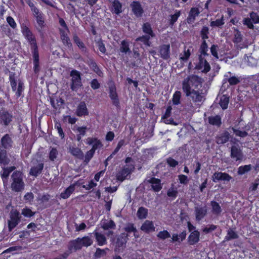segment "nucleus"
I'll use <instances>...</instances> for the list:
<instances>
[{"instance_id": "58", "label": "nucleus", "mask_w": 259, "mask_h": 259, "mask_svg": "<svg viewBox=\"0 0 259 259\" xmlns=\"http://www.w3.org/2000/svg\"><path fill=\"white\" fill-rule=\"evenodd\" d=\"M35 212L32 211V210L27 207H25L22 209L21 214L26 218H31L34 215Z\"/></svg>"}, {"instance_id": "56", "label": "nucleus", "mask_w": 259, "mask_h": 259, "mask_svg": "<svg viewBox=\"0 0 259 259\" xmlns=\"http://www.w3.org/2000/svg\"><path fill=\"white\" fill-rule=\"evenodd\" d=\"M181 14V11L176 10L174 14L170 16L169 24L171 26H173L174 24L177 21L179 17Z\"/></svg>"}, {"instance_id": "16", "label": "nucleus", "mask_w": 259, "mask_h": 259, "mask_svg": "<svg viewBox=\"0 0 259 259\" xmlns=\"http://www.w3.org/2000/svg\"><path fill=\"white\" fill-rule=\"evenodd\" d=\"M87 144L92 145L91 149L95 152L97 149L101 148L103 145L100 140L96 137H89L87 139Z\"/></svg>"}, {"instance_id": "50", "label": "nucleus", "mask_w": 259, "mask_h": 259, "mask_svg": "<svg viewBox=\"0 0 259 259\" xmlns=\"http://www.w3.org/2000/svg\"><path fill=\"white\" fill-rule=\"evenodd\" d=\"M182 93L180 91H177L173 94L172 98V104L174 105H178L181 103Z\"/></svg>"}, {"instance_id": "4", "label": "nucleus", "mask_w": 259, "mask_h": 259, "mask_svg": "<svg viewBox=\"0 0 259 259\" xmlns=\"http://www.w3.org/2000/svg\"><path fill=\"white\" fill-rule=\"evenodd\" d=\"M14 116L12 112L5 109L0 108V125L3 127H9L12 125Z\"/></svg>"}, {"instance_id": "34", "label": "nucleus", "mask_w": 259, "mask_h": 259, "mask_svg": "<svg viewBox=\"0 0 259 259\" xmlns=\"http://www.w3.org/2000/svg\"><path fill=\"white\" fill-rule=\"evenodd\" d=\"M101 228L104 230H114L116 228V224L112 220H105L102 222Z\"/></svg>"}, {"instance_id": "59", "label": "nucleus", "mask_w": 259, "mask_h": 259, "mask_svg": "<svg viewBox=\"0 0 259 259\" xmlns=\"http://www.w3.org/2000/svg\"><path fill=\"white\" fill-rule=\"evenodd\" d=\"M225 24L224 16H222L221 19H217L215 21H212L210 22V26L211 27H221Z\"/></svg>"}, {"instance_id": "57", "label": "nucleus", "mask_w": 259, "mask_h": 259, "mask_svg": "<svg viewBox=\"0 0 259 259\" xmlns=\"http://www.w3.org/2000/svg\"><path fill=\"white\" fill-rule=\"evenodd\" d=\"M91 67L93 70L100 77L103 76V73L97 65L96 62L92 61L91 63Z\"/></svg>"}, {"instance_id": "22", "label": "nucleus", "mask_w": 259, "mask_h": 259, "mask_svg": "<svg viewBox=\"0 0 259 259\" xmlns=\"http://www.w3.org/2000/svg\"><path fill=\"white\" fill-rule=\"evenodd\" d=\"M200 232L198 230L191 232L188 238V243L190 245H194L200 240Z\"/></svg>"}, {"instance_id": "51", "label": "nucleus", "mask_w": 259, "mask_h": 259, "mask_svg": "<svg viewBox=\"0 0 259 259\" xmlns=\"http://www.w3.org/2000/svg\"><path fill=\"white\" fill-rule=\"evenodd\" d=\"M9 160L7 156L6 151L0 149V164L4 165L9 163Z\"/></svg>"}, {"instance_id": "2", "label": "nucleus", "mask_w": 259, "mask_h": 259, "mask_svg": "<svg viewBox=\"0 0 259 259\" xmlns=\"http://www.w3.org/2000/svg\"><path fill=\"white\" fill-rule=\"evenodd\" d=\"M21 32L30 46L31 53L38 52V47L35 35L26 25L21 26Z\"/></svg>"}, {"instance_id": "8", "label": "nucleus", "mask_w": 259, "mask_h": 259, "mask_svg": "<svg viewBox=\"0 0 259 259\" xmlns=\"http://www.w3.org/2000/svg\"><path fill=\"white\" fill-rule=\"evenodd\" d=\"M230 157L235 161L240 163L244 157L243 152L238 145H233L230 148Z\"/></svg>"}, {"instance_id": "37", "label": "nucleus", "mask_w": 259, "mask_h": 259, "mask_svg": "<svg viewBox=\"0 0 259 259\" xmlns=\"http://www.w3.org/2000/svg\"><path fill=\"white\" fill-rule=\"evenodd\" d=\"M142 28L143 32L145 34L151 36L152 38L155 36V34L152 30L151 25L149 22L144 23L142 25Z\"/></svg>"}, {"instance_id": "10", "label": "nucleus", "mask_w": 259, "mask_h": 259, "mask_svg": "<svg viewBox=\"0 0 259 259\" xmlns=\"http://www.w3.org/2000/svg\"><path fill=\"white\" fill-rule=\"evenodd\" d=\"M158 55L164 60L170 58V47L169 44H162L158 47Z\"/></svg>"}, {"instance_id": "33", "label": "nucleus", "mask_w": 259, "mask_h": 259, "mask_svg": "<svg viewBox=\"0 0 259 259\" xmlns=\"http://www.w3.org/2000/svg\"><path fill=\"white\" fill-rule=\"evenodd\" d=\"M196 220L197 221H201L207 214L206 207H196L195 209Z\"/></svg>"}, {"instance_id": "60", "label": "nucleus", "mask_w": 259, "mask_h": 259, "mask_svg": "<svg viewBox=\"0 0 259 259\" xmlns=\"http://www.w3.org/2000/svg\"><path fill=\"white\" fill-rule=\"evenodd\" d=\"M157 237L162 240H165L170 237V233L167 230H163L159 232L157 234Z\"/></svg>"}, {"instance_id": "14", "label": "nucleus", "mask_w": 259, "mask_h": 259, "mask_svg": "<svg viewBox=\"0 0 259 259\" xmlns=\"http://www.w3.org/2000/svg\"><path fill=\"white\" fill-rule=\"evenodd\" d=\"M134 14L137 17H141L144 13V10L139 1H133L130 5Z\"/></svg>"}, {"instance_id": "23", "label": "nucleus", "mask_w": 259, "mask_h": 259, "mask_svg": "<svg viewBox=\"0 0 259 259\" xmlns=\"http://www.w3.org/2000/svg\"><path fill=\"white\" fill-rule=\"evenodd\" d=\"M200 14L199 10L198 8L193 7L190 9L188 16L186 19L187 22L191 24L194 22L196 17Z\"/></svg>"}, {"instance_id": "38", "label": "nucleus", "mask_w": 259, "mask_h": 259, "mask_svg": "<svg viewBox=\"0 0 259 259\" xmlns=\"http://www.w3.org/2000/svg\"><path fill=\"white\" fill-rule=\"evenodd\" d=\"M235 230V228H230L227 230V234L225 237V241H230L238 238L239 236Z\"/></svg>"}, {"instance_id": "40", "label": "nucleus", "mask_w": 259, "mask_h": 259, "mask_svg": "<svg viewBox=\"0 0 259 259\" xmlns=\"http://www.w3.org/2000/svg\"><path fill=\"white\" fill-rule=\"evenodd\" d=\"M124 230L127 233L133 232L135 238H138L139 237V236L137 234L138 231L137 230V228L133 223H128L124 228Z\"/></svg>"}, {"instance_id": "3", "label": "nucleus", "mask_w": 259, "mask_h": 259, "mask_svg": "<svg viewBox=\"0 0 259 259\" xmlns=\"http://www.w3.org/2000/svg\"><path fill=\"white\" fill-rule=\"evenodd\" d=\"M12 183L11 188L13 191L19 192L24 189L25 184L23 181L22 173L20 171H14L11 175Z\"/></svg>"}, {"instance_id": "27", "label": "nucleus", "mask_w": 259, "mask_h": 259, "mask_svg": "<svg viewBox=\"0 0 259 259\" xmlns=\"http://www.w3.org/2000/svg\"><path fill=\"white\" fill-rule=\"evenodd\" d=\"M2 146L5 149H9L12 147L13 140L8 134H5L1 139Z\"/></svg>"}, {"instance_id": "13", "label": "nucleus", "mask_w": 259, "mask_h": 259, "mask_svg": "<svg viewBox=\"0 0 259 259\" xmlns=\"http://www.w3.org/2000/svg\"><path fill=\"white\" fill-rule=\"evenodd\" d=\"M232 179V177L226 172L216 171L213 174L212 176V180L214 183H217L220 181L229 182Z\"/></svg>"}, {"instance_id": "15", "label": "nucleus", "mask_w": 259, "mask_h": 259, "mask_svg": "<svg viewBox=\"0 0 259 259\" xmlns=\"http://www.w3.org/2000/svg\"><path fill=\"white\" fill-rule=\"evenodd\" d=\"M15 169V166H10L7 167H4L3 170L1 171L0 175L2 179L4 186L6 187L8 185V179L10 174Z\"/></svg>"}, {"instance_id": "9", "label": "nucleus", "mask_w": 259, "mask_h": 259, "mask_svg": "<svg viewBox=\"0 0 259 259\" xmlns=\"http://www.w3.org/2000/svg\"><path fill=\"white\" fill-rule=\"evenodd\" d=\"M134 163L126 164L116 175L117 179L121 182L124 181L126 177L130 175L135 170Z\"/></svg>"}, {"instance_id": "5", "label": "nucleus", "mask_w": 259, "mask_h": 259, "mask_svg": "<svg viewBox=\"0 0 259 259\" xmlns=\"http://www.w3.org/2000/svg\"><path fill=\"white\" fill-rule=\"evenodd\" d=\"M70 76L71 77L70 89L73 91H77L82 85L81 73L76 69H72L70 72Z\"/></svg>"}, {"instance_id": "36", "label": "nucleus", "mask_w": 259, "mask_h": 259, "mask_svg": "<svg viewBox=\"0 0 259 259\" xmlns=\"http://www.w3.org/2000/svg\"><path fill=\"white\" fill-rule=\"evenodd\" d=\"M32 54L33 58V70L34 73L36 74L40 70L39 52L32 53Z\"/></svg>"}, {"instance_id": "32", "label": "nucleus", "mask_w": 259, "mask_h": 259, "mask_svg": "<svg viewBox=\"0 0 259 259\" xmlns=\"http://www.w3.org/2000/svg\"><path fill=\"white\" fill-rule=\"evenodd\" d=\"M93 234L98 245L103 246L107 243L106 238L104 235L97 232V230L94 231Z\"/></svg>"}, {"instance_id": "61", "label": "nucleus", "mask_w": 259, "mask_h": 259, "mask_svg": "<svg viewBox=\"0 0 259 259\" xmlns=\"http://www.w3.org/2000/svg\"><path fill=\"white\" fill-rule=\"evenodd\" d=\"M242 41V35L240 31L238 29L236 30V32L234 34L233 42L235 44H238Z\"/></svg>"}, {"instance_id": "25", "label": "nucleus", "mask_w": 259, "mask_h": 259, "mask_svg": "<svg viewBox=\"0 0 259 259\" xmlns=\"http://www.w3.org/2000/svg\"><path fill=\"white\" fill-rule=\"evenodd\" d=\"M148 182L151 184V187L155 192H158L162 189L161 180L159 179L152 177L148 181Z\"/></svg>"}, {"instance_id": "18", "label": "nucleus", "mask_w": 259, "mask_h": 259, "mask_svg": "<svg viewBox=\"0 0 259 259\" xmlns=\"http://www.w3.org/2000/svg\"><path fill=\"white\" fill-rule=\"evenodd\" d=\"M230 137V133L227 131H224L216 137L215 142L219 145L225 144L229 141Z\"/></svg>"}, {"instance_id": "31", "label": "nucleus", "mask_w": 259, "mask_h": 259, "mask_svg": "<svg viewBox=\"0 0 259 259\" xmlns=\"http://www.w3.org/2000/svg\"><path fill=\"white\" fill-rule=\"evenodd\" d=\"M44 167V164L43 163H39L36 166H32L31 167L29 174L31 176L37 177L40 175Z\"/></svg>"}, {"instance_id": "47", "label": "nucleus", "mask_w": 259, "mask_h": 259, "mask_svg": "<svg viewBox=\"0 0 259 259\" xmlns=\"http://www.w3.org/2000/svg\"><path fill=\"white\" fill-rule=\"evenodd\" d=\"M229 102V98L227 95H223L220 98L219 104L222 109L225 110L228 107Z\"/></svg>"}, {"instance_id": "49", "label": "nucleus", "mask_w": 259, "mask_h": 259, "mask_svg": "<svg viewBox=\"0 0 259 259\" xmlns=\"http://www.w3.org/2000/svg\"><path fill=\"white\" fill-rule=\"evenodd\" d=\"M137 215L139 219H146L148 215V209L143 206L138 208Z\"/></svg>"}, {"instance_id": "1", "label": "nucleus", "mask_w": 259, "mask_h": 259, "mask_svg": "<svg viewBox=\"0 0 259 259\" xmlns=\"http://www.w3.org/2000/svg\"><path fill=\"white\" fill-rule=\"evenodd\" d=\"M200 81L198 76L195 75L188 76L182 81L183 91L187 97L190 96L193 90L191 88L195 87L196 89Z\"/></svg>"}, {"instance_id": "17", "label": "nucleus", "mask_w": 259, "mask_h": 259, "mask_svg": "<svg viewBox=\"0 0 259 259\" xmlns=\"http://www.w3.org/2000/svg\"><path fill=\"white\" fill-rule=\"evenodd\" d=\"M140 229L143 232L147 234H149L150 233L155 231V227L152 221L146 220L142 224Z\"/></svg>"}, {"instance_id": "20", "label": "nucleus", "mask_w": 259, "mask_h": 259, "mask_svg": "<svg viewBox=\"0 0 259 259\" xmlns=\"http://www.w3.org/2000/svg\"><path fill=\"white\" fill-rule=\"evenodd\" d=\"M68 250L71 253L72 251H77L82 248L79 237L70 241L67 246Z\"/></svg>"}, {"instance_id": "54", "label": "nucleus", "mask_w": 259, "mask_h": 259, "mask_svg": "<svg viewBox=\"0 0 259 259\" xmlns=\"http://www.w3.org/2000/svg\"><path fill=\"white\" fill-rule=\"evenodd\" d=\"M252 168V166L251 164L242 165L238 167V174L240 175H242L246 172L249 171Z\"/></svg>"}, {"instance_id": "35", "label": "nucleus", "mask_w": 259, "mask_h": 259, "mask_svg": "<svg viewBox=\"0 0 259 259\" xmlns=\"http://www.w3.org/2000/svg\"><path fill=\"white\" fill-rule=\"evenodd\" d=\"M74 190L75 185L73 184L70 185L63 192L61 193L60 195V198L64 199L68 198L74 191Z\"/></svg>"}, {"instance_id": "24", "label": "nucleus", "mask_w": 259, "mask_h": 259, "mask_svg": "<svg viewBox=\"0 0 259 259\" xmlns=\"http://www.w3.org/2000/svg\"><path fill=\"white\" fill-rule=\"evenodd\" d=\"M119 54H130L131 51L130 48V41L127 39H123L121 41L119 49Z\"/></svg>"}, {"instance_id": "19", "label": "nucleus", "mask_w": 259, "mask_h": 259, "mask_svg": "<svg viewBox=\"0 0 259 259\" xmlns=\"http://www.w3.org/2000/svg\"><path fill=\"white\" fill-rule=\"evenodd\" d=\"M59 33L63 45L68 49H71L72 48V44L67 33L62 29H59Z\"/></svg>"}, {"instance_id": "28", "label": "nucleus", "mask_w": 259, "mask_h": 259, "mask_svg": "<svg viewBox=\"0 0 259 259\" xmlns=\"http://www.w3.org/2000/svg\"><path fill=\"white\" fill-rule=\"evenodd\" d=\"M76 114L79 117L89 115V111L84 102H81L78 105Z\"/></svg>"}, {"instance_id": "53", "label": "nucleus", "mask_w": 259, "mask_h": 259, "mask_svg": "<svg viewBox=\"0 0 259 259\" xmlns=\"http://www.w3.org/2000/svg\"><path fill=\"white\" fill-rule=\"evenodd\" d=\"M36 20L38 26V27H36V28L39 32H40L45 26V22L43 15L37 17Z\"/></svg>"}, {"instance_id": "44", "label": "nucleus", "mask_w": 259, "mask_h": 259, "mask_svg": "<svg viewBox=\"0 0 259 259\" xmlns=\"http://www.w3.org/2000/svg\"><path fill=\"white\" fill-rule=\"evenodd\" d=\"M210 204L212 207V212L213 214L219 215L222 212V208L219 203L215 201H211Z\"/></svg>"}, {"instance_id": "52", "label": "nucleus", "mask_w": 259, "mask_h": 259, "mask_svg": "<svg viewBox=\"0 0 259 259\" xmlns=\"http://www.w3.org/2000/svg\"><path fill=\"white\" fill-rule=\"evenodd\" d=\"M191 98L194 102H201L203 100V96L198 91L193 90Z\"/></svg>"}, {"instance_id": "48", "label": "nucleus", "mask_w": 259, "mask_h": 259, "mask_svg": "<svg viewBox=\"0 0 259 259\" xmlns=\"http://www.w3.org/2000/svg\"><path fill=\"white\" fill-rule=\"evenodd\" d=\"M79 240L82 247H89L93 244V240L89 236H84L82 238L79 237Z\"/></svg>"}, {"instance_id": "6", "label": "nucleus", "mask_w": 259, "mask_h": 259, "mask_svg": "<svg viewBox=\"0 0 259 259\" xmlns=\"http://www.w3.org/2000/svg\"><path fill=\"white\" fill-rule=\"evenodd\" d=\"M21 214L17 209H12L10 213V220L8 221L9 232L12 230L20 223Z\"/></svg>"}, {"instance_id": "63", "label": "nucleus", "mask_w": 259, "mask_h": 259, "mask_svg": "<svg viewBox=\"0 0 259 259\" xmlns=\"http://www.w3.org/2000/svg\"><path fill=\"white\" fill-rule=\"evenodd\" d=\"M95 152L93 151L92 150L90 149V150L88 151L85 156H84V162L85 163H88L91 160V159L93 157Z\"/></svg>"}, {"instance_id": "46", "label": "nucleus", "mask_w": 259, "mask_h": 259, "mask_svg": "<svg viewBox=\"0 0 259 259\" xmlns=\"http://www.w3.org/2000/svg\"><path fill=\"white\" fill-rule=\"evenodd\" d=\"M178 194L177 188L175 187L174 185L172 184L170 188L167 191V196L172 198L174 200L177 198Z\"/></svg>"}, {"instance_id": "42", "label": "nucleus", "mask_w": 259, "mask_h": 259, "mask_svg": "<svg viewBox=\"0 0 259 259\" xmlns=\"http://www.w3.org/2000/svg\"><path fill=\"white\" fill-rule=\"evenodd\" d=\"M200 36L202 41L206 40L209 38V29L208 26H203L201 28L200 32Z\"/></svg>"}, {"instance_id": "62", "label": "nucleus", "mask_w": 259, "mask_h": 259, "mask_svg": "<svg viewBox=\"0 0 259 259\" xmlns=\"http://www.w3.org/2000/svg\"><path fill=\"white\" fill-rule=\"evenodd\" d=\"M58 155V151L56 148H52L49 152V157L51 161H54Z\"/></svg>"}, {"instance_id": "7", "label": "nucleus", "mask_w": 259, "mask_h": 259, "mask_svg": "<svg viewBox=\"0 0 259 259\" xmlns=\"http://www.w3.org/2000/svg\"><path fill=\"white\" fill-rule=\"evenodd\" d=\"M109 96L112 101V104L117 109H119L120 108V101L116 85L114 83L109 87Z\"/></svg>"}, {"instance_id": "55", "label": "nucleus", "mask_w": 259, "mask_h": 259, "mask_svg": "<svg viewBox=\"0 0 259 259\" xmlns=\"http://www.w3.org/2000/svg\"><path fill=\"white\" fill-rule=\"evenodd\" d=\"M74 42L77 46V47L82 51L86 49L84 43L80 39L76 34H74L73 36Z\"/></svg>"}, {"instance_id": "41", "label": "nucleus", "mask_w": 259, "mask_h": 259, "mask_svg": "<svg viewBox=\"0 0 259 259\" xmlns=\"http://www.w3.org/2000/svg\"><path fill=\"white\" fill-rule=\"evenodd\" d=\"M190 48L186 49V47H184V54L183 55L181 54L180 56V60L181 62H187L189 60L191 54V49L192 47L191 46Z\"/></svg>"}, {"instance_id": "11", "label": "nucleus", "mask_w": 259, "mask_h": 259, "mask_svg": "<svg viewBox=\"0 0 259 259\" xmlns=\"http://www.w3.org/2000/svg\"><path fill=\"white\" fill-rule=\"evenodd\" d=\"M205 56L203 55L198 56V63L196 66V68L198 70H202L203 73H207L211 69L209 63L204 58Z\"/></svg>"}, {"instance_id": "39", "label": "nucleus", "mask_w": 259, "mask_h": 259, "mask_svg": "<svg viewBox=\"0 0 259 259\" xmlns=\"http://www.w3.org/2000/svg\"><path fill=\"white\" fill-rule=\"evenodd\" d=\"M151 38H152L151 36L145 34L138 37L135 40L142 42L146 46L150 47L151 45V42L150 40Z\"/></svg>"}, {"instance_id": "30", "label": "nucleus", "mask_w": 259, "mask_h": 259, "mask_svg": "<svg viewBox=\"0 0 259 259\" xmlns=\"http://www.w3.org/2000/svg\"><path fill=\"white\" fill-rule=\"evenodd\" d=\"M208 122L210 125L219 127L222 124V117L219 115L210 116L208 117Z\"/></svg>"}, {"instance_id": "26", "label": "nucleus", "mask_w": 259, "mask_h": 259, "mask_svg": "<svg viewBox=\"0 0 259 259\" xmlns=\"http://www.w3.org/2000/svg\"><path fill=\"white\" fill-rule=\"evenodd\" d=\"M68 150L69 152L75 158L80 160L83 159L84 154L81 149L75 146H70Z\"/></svg>"}, {"instance_id": "21", "label": "nucleus", "mask_w": 259, "mask_h": 259, "mask_svg": "<svg viewBox=\"0 0 259 259\" xmlns=\"http://www.w3.org/2000/svg\"><path fill=\"white\" fill-rule=\"evenodd\" d=\"M51 195L48 193L44 194L38 198L39 204L43 208H47L51 206L50 203Z\"/></svg>"}, {"instance_id": "43", "label": "nucleus", "mask_w": 259, "mask_h": 259, "mask_svg": "<svg viewBox=\"0 0 259 259\" xmlns=\"http://www.w3.org/2000/svg\"><path fill=\"white\" fill-rule=\"evenodd\" d=\"M9 81L12 88V90L13 92L17 91V80L15 79V73L13 72H10L9 74Z\"/></svg>"}, {"instance_id": "45", "label": "nucleus", "mask_w": 259, "mask_h": 259, "mask_svg": "<svg viewBox=\"0 0 259 259\" xmlns=\"http://www.w3.org/2000/svg\"><path fill=\"white\" fill-rule=\"evenodd\" d=\"M208 50V47L206 40L202 41L199 48V52L200 53L199 55L208 56L209 54L207 53Z\"/></svg>"}, {"instance_id": "29", "label": "nucleus", "mask_w": 259, "mask_h": 259, "mask_svg": "<svg viewBox=\"0 0 259 259\" xmlns=\"http://www.w3.org/2000/svg\"><path fill=\"white\" fill-rule=\"evenodd\" d=\"M122 5L119 0H113L112 3L111 11L112 13L119 15L122 12Z\"/></svg>"}, {"instance_id": "12", "label": "nucleus", "mask_w": 259, "mask_h": 259, "mask_svg": "<svg viewBox=\"0 0 259 259\" xmlns=\"http://www.w3.org/2000/svg\"><path fill=\"white\" fill-rule=\"evenodd\" d=\"M128 236L127 234L122 233L117 237L115 243V250L116 251H120L123 250L127 242Z\"/></svg>"}, {"instance_id": "64", "label": "nucleus", "mask_w": 259, "mask_h": 259, "mask_svg": "<svg viewBox=\"0 0 259 259\" xmlns=\"http://www.w3.org/2000/svg\"><path fill=\"white\" fill-rule=\"evenodd\" d=\"M250 19L254 24L259 23V15L257 13L254 12H251L249 13Z\"/></svg>"}]
</instances>
